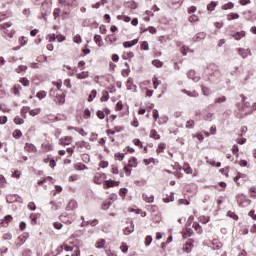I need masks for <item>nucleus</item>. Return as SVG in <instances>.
I'll list each match as a JSON object with an SVG mask.
<instances>
[{
  "label": "nucleus",
  "mask_w": 256,
  "mask_h": 256,
  "mask_svg": "<svg viewBox=\"0 0 256 256\" xmlns=\"http://www.w3.org/2000/svg\"><path fill=\"white\" fill-rule=\"evenodd\" d=\"M127 193H129V190H127V188L120 189V197H127Z\"/></svg>",
  "instance_id": "4d7b16f0"
},
{
  "label": "nucleus",
  "mask_w": 256,
  "mask_h": 256,
  "mask_svg": "<svg viewBox=\"0 0 256 256\" xmlns=\"http://www.w3.org/2000/svg\"><path fill=\"white\" fill-rule=\"evenodd\" d=\"M199 221H200V223H204V224L209 223V217L208 216H200Z\"/></svg>",
  "instance_id": "5fc2aeb1"
},
{
  "label": "nucleus",
  "mask_w": 256,
  "mask_h": 256,
  "mask_svg": "<svg viewBox=\"0 0 256 256\" xmlns=\"http://www.w3.org/2000/svg\"><path fill=\"white\" fill-rule=\"evenodd\" d=\"M184 172L187 175H192L193 174V169H191V166H189V164H185L184 166Z\"/></svg>",
  "instance_id": "7c9ffc66"
},
{
  "label": "nucleus",
  "mask_w": 256,
  "mask_h": 256,
  "mask_svg": "<svg viewBox=\"0 0 256 256\" xmlns=\"http://www.w3.org/2000/svg\"><path fill=\"white\" fill-rule=\"evenodd\" d=\"M19 196L17 194H9L6 196V201L7 203H15V201H17V198Z\"/></svg>",
  "instance_id": "dca6fc26"
},
{
  "label": "nucleus",
  "mask_w": 256,
  "mask_h": 256,
  "mask_svg": "<svg viewBox=\"0 0 256 256\" xmlns=\"http://www.w3.org/2000/svg\"><path fill=\"white\" fill-rule=\"evenodd\" d=\"M81 219L83 221L82 222V227H85L87 225H91L92 227H95L99 223L98 220L85 221V218H83V217H81Z\"/></svg>",
  "instance_id": "9b49d317"
},
{
  "label": "nucleus",
  "mask_w": 256,
  "mask_h": 256,
  "mask_svg": "<svg viewBox=\"0 0 256 256\" xmlns=\"http://www.w3.org/2000/svg\"><path fill=\"white\" fill-rule=\"evenodd\" d=\"M6 183H7V180L5 179V176L0 175V185H1V187H5Z\"/></svg>",
  "instance_id": "e2e57ef3"
},
{
  "label": "nucleus",
  "mask_w": 256,
  "mask_h": 256,
  "mask_svg": "<svg viewBox=\"0 0 256 256\" xmlns=\"http://www.w3.org/2000/svg\"><path fill=\"white\" fill-rule=\"evenodd\" d=\"M89 117H91V110H89L88 108H86L84 110V119H89Z\"/></svg>",
  "instance_id": "0e129e2a"
},
{
  "label": "nucleus",
  "mask_w": 256,
  "mask_h": 256,
  "mask_svg": "<svg viewBox=\"0 0 256 256\" xmlns=\"http://www.w3.org/2000/svg\"><path fill=\"white\" fill-rule=\"evenodd\" d=\"M195 127V121L194 120H189L186 123V129H193Z\"/></svg>",
  "instance_id": "49530a36"
},
{
  "label": "nucleus",
  "mask_w": 256,
  "mask_h": 256,
  "mask_svg": "<svg viewBox=\"0 0 256 256\" xmlns=\"http://www.w3.org/2000/svg\"><path fill=\"white\" fill-rule=\"evenodd\" d=\"M110 187H119V181L105 180L104 181V189H110Z\"/></svg>",
  "instance_id": "20e7f679"
},
{
  "label": "nucleus",
  "mask_w": 256,
  "mask_h": 256,
  "mask_svg": "<svg viewBox=\"0 0 256 256\" xmlns=\"http://www.w3.org/2000/svg\"><path fill=\"white\" fill-rule=\"evenodd\" d=\"M30 221H31L32 225H37V214L31 213L30 214Z\"/></svg>",
  "instance_id": "473e14b6"
},
{
  "label": "nucleus",
  "mask_w": 256,
  "mask_h": 256,
  "mask_svg": "<svg viewBox=\"0 0 256 256\" xmlns=\"http://www.w3.org/2000/svg\"><path fill=\"white\" fill-rule=\"evenodd\" d=\"M60 221L66 225H71L75 221V216L73 214H62L60 215Z\"/></svg>",
  "instance_id": "f257e3e1"
},
{
  "label": "nucleus",
  "mask_w": 256,
  "mask_h": 256,
  "mask_svg": "<svg viewBox=\"0 0 256 256\" xmlns=\"http://www.w3.org/2000/svg\"><path fill=\"white\" fill-rule=\"evenodd\" d=\"M96 97H97V90H92L91 94L88 97L89 103H91V101H93V99H95Z\"/></svg>",
  "instance_id": "f704fd0d"
},
{
  "label": "nucleus",
  "mask_w": 256,
  "mask_h": 256,
  "mask_svg": "<svg viewBox=\"0 0 256 256\" xmlns=\"http://www.w3.org/2000/svg\"><path fill=\"white\" fill-rule=\"evenodd\" d=\"M77 79H87L89 77V72L83 71L81 73L76 74Z\"/></svg>",
  "instance_id": "412c9836"
},
{
  "label": "nucleus",
  "mask_w": 256,
  "mask_h": 256,
  "mask_svg": "<svg viewBox=\"0 0 256 256\" xmlns=\"http://www.w3.org/2000/svg\"><path fill=\"white\" fill-rule=\"evenodd\" d=\"M205 37H207V34H205L204 32H200L198 34H196L193 37V41L197 42V41H203V39H205Z\"/></svg>",
  "instance_id": "f3484780"
},
{
  "label": "nucleus",
  "mask_w": 256,
  "mask_h": 256,
  "mask_svg": "<svg viewBox=\"0 0 256 256\" xmlns=\"http://www.w3.org/2000/svg\"><path fill=\"white\" fill-rule=\"evenodd\" d=\"M20 83H22V85H24V87H29V85H30L29 79H27V78H21Z\"/></svg>",
  "instance_id": "8fccbe9b"
},
{
  "label": "nucleus",
  "mask_w": 256,
  "mask_h": 256,
  "mask_svg": "<svg viewBox=\"0 0 256 256\" xmlns=\"http://www.w3.org/2000/svg\"><path fill=\"white\" fill-rule=\"evenodd\" d=\"M126 9H135L137 7V3L135 1H129L125 3Z\"/></svg>",
  "instance_id": "4be33fe9"
},
{
  "label": "nucleus",
  "mask_w": 256,
  "mask_h": 256,
  "mask_svg": "<svg viewBox=\"0 0 256 256\" xmlns=\"http://www.w3.org/2000/svg\"><path fill=\"white\" fill-rule=\"evenodd\" d=\"M228 21H233L234 19H239V14L231 13L227 16Z\"/></svg>",
  "instance_id": "e433bc0d"
},
{
  "label": "nucleus",
  "mask_w": 256,
  "mask_h": 256,
  "mask_svg": "<svg viewBox=\"0 0 256 256\" xmlns=\"http://www.w3.org/2000/svg\"><path fill=\"white\" fill-rule=\"evenodd\" d=\"M225 101H227V97L222 96V97H220V98H217V99L215 100V103H225Z\"/></svg>",
  "instance_id": "69168bd1"
},
{
  "label": "nucleus",
  "mask_w": 256,
  "mask_h": 256,
  "mask_svg": "<svg viewBox=\"0 0 256 256\" xmlns=\"http://www.w3.org/2000/svg\"><path fill=\"white\" fill-rule=\"evenodd\" d=\"M74 209H77V201L71 200L66 206V211H73Z\"/></svg>",
  "instance_id": "ddd939ff"
},
{
  "label": "nucleus",
  "mask_w": 256,
  "mask_h": 256,
  "mask_svg": "<svg viewBox=\"0 0 256 256\" xmlns=\"http://www.w3.org/2000/svg\"><path fill=\"white\" fill-rule=\"evenodd\" d=\"M75 169H77L78 171H83V169H87V166H85V164L78 163L75 165Z\"/></svg>",
  "instance_id": "de8ad7c7"
},
{
  "label": "nucleus",
  "mask_w": 256,
  "mask_h": 256,
  "mask_svg": "<svg viewBox=\"0 0 256 256\" xmlns=\"http://www.w3.org/2000/svg\"><path fill=\"white\" fill-rule=\"evenodd\" d=\"M120 249H121L122 253H127V251H129V246L126 243H123L120 246Z\"/></svg>",
  "instance_id": "6e6d98bb"
},
{
  "label": "nucleus",
  "mask_w": 256,
  "mask_h": 256,
  "mask_svg": "<svg viewBox=\"0 0 256 256\" xmlns=\"http://www.w3.org/2000/svg\"><path fill=\"white\" fill-rule=\"evenodd\" d=\"M36 97H38V99H45L47 97V92L46 91H39L36 94Z\"/></svg>",
  "instance_id": "58836bf2"
},
{
  "label": "nucleus",
  "mask_w": 256,
  "mask_h": 256,
  "mask_svg": "<svg viewBox=\"0 0 256 256\" xmlns=\"http://www.w3.org/2000/svg\"><path fill=\"white\" fill-rule=\"evenodd\" d=\"M152 65H154V67L161 68L163 67V62L156 59L152 61Z\"/></svg>",
  "instance_id": "ea45409f"
},
{
  "label": "nucleus",
  "mask_w": 256,
  "mask_h": 256,
  "mask_svg": "<svg viewBox=\"0 0 256 256\" xmlns=\"http://www.w3.org/2000/svg\"><path fill=\"white\" fill-rule=\"evenodd\" d=\"M167 147V144L165 143H160L157 147V153H163L165 151V148Z\"/></svg>",
  "instance_id": "cd10ccee"
},
{
  "label": "nucleus",
  "mask_w": 256,
  "mask_h": 256,
  "mask_svg": "<svg viewBox=\"0 0 256 256\" xmlns=\"http://www.w3.org/2000/svg\"><path fill=\"white\" fill-rule=\"evenodd\" d=\"M227 216H228V217H231L232 219H234V221H237V219H239V216H237V214H235V213L232 212V211H228V212H227Z\"/></svg>",
  "instance_id": "a18cd8bd"
},
{
  "label": "nucleus",
  "mask_w": 256,
  "mask_h": 256,
  "mask_svg": "<svg viewBox=\"0 0 256 256\" xmlns=\"http://www.w3.org/2000/svg\"><path fill=\"white\" fill-rule=\"evenodd\" d=\"M137 43H139V39H134L131 42L126 41L123 43V47H125V49H129L131 47H135V45H137Z\"/></svg>",
  "instance_id": "6e6552de"
},
{
  "label": "nucleus",
  "mask_w": 256,
  "mask_h": 256,
  "mask_svg": "<svg viewBox=\"0 0 256 256\" xmlns=\"http://www.w3.org/2000/svg\"><path fill=\"white\" fill-rule=\"evenodd\" d=\"M69 129H74V131H77L80 135H82V137L87 136V132H85V130H83V128L79 129V128H69Z\"/></svg>",
  "instance_id": "79ce46f5"
},
{
  "label": "nucleus",
  "mask_w": 256,
  "mask_h": 256,
  "mask_svg": "<svg viewBox=\"0 0 256 256\" xmlns=\"http://www.w3.org/2000/svg\"><path fill=\"white\" fill-rule=\"evenodd\" d=\"M234 39L236 41H240V39H243V37H245V31H241V32H236L234 35H233Z\"/></svg>",
  "instance_id": "aec40b11"
},
{
  "label": "nucleus",
  "mask_w": 256,
  "mask_h": 256,
  "mask_svg": "<svg viewBox=\"0 0 256 256\" xmlns=\"http://www.w3.org/2000/svg\"><path fill=\"white\" fill-rule=\"evenodd\" d=\"M126 87L128 91H132V89H134V91H137V86L133 83V78H128L126 82Z\"/></svg>",
  "instance_id": "1a4fd4ad"
},
{
  "label": "nucleus",
  "mask_w": 256,
  "mask_h": 256,
  "mask_svg": "<svg viewBox=\"0 0 256 256\" xmlns=\"http://www.w3.org/2000/svg\"><path fill=\"white\" fill-rule=\"evenodd\" d=\"M42 147H43V149H45V151H52V149H53V146L49 143H46V144L43 143Z\"/></svg>",
  "instance_id": "09e8293b"
},
{
  "label": "nucleus",
  "mask_w": 256,
  "mask_h": 256,
  "mask_svg": "<svg viewBox=\"0 0 256 256\" xmlns=\"http://www.w3.org/2000/svg\"><path fill=\"white\" fill-rule=\"evenodd\" d=\"M215 7H217V3H215V2H212L207 5L208 11H215Z\"/></svg>",
  "instance_id": "3c124183"
},
{
  "label": "nucleus",
  "mask_w": 256,
  "mask_h": 256,
  "mask_svg": "<svg viewBox=\"0 0 256 256\" xmlns=\"http://www.w3.org/2000/svg\"><path fill=\"white\" fill-rule=\"evenodd\" d=\"M151 243H153V236H151V235L146 236V238H145V246L149 247V245H151Z\"/></svg>",
  "instance_id": "2f4dec72"
},
{
  "label": "nucleus",
  "mask_w": 256,
  "mask_h": 256,
  "mask_svg": "<svg viewBox=\"0 0 256 256\" xmlns=\"http://www.w3.org/2000/svg\"><path fill=\"white\" fill-rule=\"evenodd\" d=\"M101 41H103L101 35H94V42L96 45H98V47H101Z\"/></svg>",
  "instance_id": "bb28decb"
},
{
  "label": "nucleus",
  "mask_w": 256,
  "mask_h": 256,
  "mask_svg": "<svg viewBox=\"0 0 256 256\" xmlns=\"http://www.w3.org/2000/svg\"><path fill=\"white\" fill-rule=\"evenodd\" d=\"M76 147H79L80 149H83V147H85V149L90 150L91 144H89V142H86V141H79V142H76Z\"/></svg>",
  "instance_id": "9d476101"
},
{
  "label": "nucleus",
  "mask_w": 256,
  "mask_h": 256,
  "mask_svg": "<svg viewBox=\"0 0 256 256\" xmlns=\"http://www.w3.org/2000/svg\"><path fill=\"white\" fill-rule=\"evenodd\" d=\"M30 108L27 107V106H24L22 109H21V113H22V116L23 117H26L27 113H29V110Z\"/></svg>",
  "instance_id": "13d9d810"
},
{
  "label": "nucleus",
  "mask_w": 256,
  "mask_h": 256,
  "mask_svg": "<svg viewBox=\"0 0 256 256\" xmlns=\"http://www.w3.org/2000/svg\"><path fill=\"white\" fill-rule=\"evenodd\" d=\"M54 101L58 103V105H63L65 103V93L57 94Z\"/></svg>",
  "instance_id": "0eeeda50"
},
{
  "label": "nucleus",
  "mask_w": 256,
  "mask_h": 256,
  "mask_svg": "<svg viewBox=\"0 0 256 256\" xmlns=\"http://www.w3.org/2000/svg\"><path fill=\"white\" fill-rule=\"evenodd\" d=\"M135 231V225L133 222H130L128 226L124 228V235H131Z\"/></svg>",
  "instance_id": "423d86ee"
},
{
  "label": "nucleus",
  "mask_w": 256,
  "mask_h": 256,
  "mask_svg": "<svg viewBox=\"0 0 256 256\" xmlns=\"http://www.w3.org/2000/svg\"><path fill=\"white\" fill-rule=\"evenodd\" d=\"M11 221H13V217L11 215H7L1 221V226L2 227H7V225H9V223H11Z\"/></svg>",
  "instance_id": "f8f14e48"
},
{
  "label": "nucleus",
  "mask_w": 256,
  "mask_h": 256,
  "mask_svg": "<svg viewBox=\"0 0 256 256\" xmlns=\"http://www.w3.org/2000/svg\"><path fill=\"white\" fill-rule=\"evenodd\" d=\"M183 93H185L186 95H188V97H199V93L197 91H189V90H182Z\"/></svg>",
  "instance_id": "6ab92c4d"
},
{
  "label": "nucleus",
  "mask_w": 256,
  "mask_h": 256,
  "mask_svg": "<svg viewBox=\"0 0 256 256\" xmlns=\"http://www.w3.org/2000/svg\"><path fill=\"white\" fill-rule=\"evenodd\" d=\"M39 113H41V108H35L29 111L31 117H36V115H39Z\"/></svg>",
  "instance_id": "a878e982"
},
{
  "label": "nucleus",
  "mask_w": 256,
  "mask_h": 256,
  "mask_svg": "<svg viewBox=\"0 0 256 256\" xmlns=\"http://www.w3.org/2000/svg\"><path fill=\"white\" fill-rule=\"evenodd\" d=\"M105 179H107V175L105 173H97L94 177V183H96L97 185H101V183H103Z\"/></svg>",
  "instance_id": "7ed1b4c3"
},
{
  "label": "nucleus",
  "mask_w": 256,
  "mask_h": 256,
  "mask_svg": "<svg viewBox=\"0 0 256 256\" xmlns=\"http://www.w3.org/2000/svg\"><path fill=\"white\" fill-rule=\"evenodd\" d=\"M128 167H137V158H131L128 162Z\"/></svg>",
  "instance_id": "c9c22d12"
},
{
  "label": "nucleus",
  "mask_w": 256,
  "mask_h": 256,
  "mask_svg": "<svg viewBox=\"0 0 256 256\" xmlns=\"http://www.w3.org/2000/svg\"><path fill=\"white\" fill-rule=\"evenodd\" d=\"M101 101H109V92H107V91L103 92Z\"/></svg>",
  "instance_id": "052dcab7"
},
{
  "label": "nucleus",
  "mask_w": 256,
  "mask_h": 256,
  "mask_svg": "<svg viewBox=\"0 0 256 256\" xmlns=\"http://www.w3.org/2000/svg\"><path fill=\"white\" fill-rule=\"evenodd\" d=\"M202 93L203 95H205V97H209V95H211V89H209L208 87L202 86Z\"/></svg>",
  "instance_id": "c756f323"
},
{
  "label": "nucleus",
  "mask_w": 256,
  "mask_h": 256,
  "mask_svg": "<svg viewBox=\"0 0 256 256\" xmlns=\"http://www.w3.org/2000/svg\"><path fill=\"white\" fill-rule=\"evenodd\" d=\"M71 139H72L71 136H66L64 138H61L59 140V145H63V146L71 145Z\"/></svg>",
  "instance_id": "4468645a"
},
{
  "label": "nucleus",
  "mask_w": 256,
  "mask_h": 256,
  "mask_svg": "<svg viewBox=\"0 0 256 256\" xmlns=\"http://www.w3.org/2000/svg\"><path fill=\"white\" fill-rule=\"evenodd\" d=\"M187 77H188V79H192V81H194L195 83H198V81L201 80V77L195 76L194 70L188 71Z\"/></svg>",
  "instance_id": "39448f33"
},
{
  "label": "nucleus",
  "mask_w": 256,
  "mask_h": 256,
  "mask_svg": "<svg viewBox=\"0 0 256 256\" xmlns=\"http://www.w3.org/2000/svg\"><path fill=\"white\" fill-rule=\"evenodd\" d=\"M53 15H54V19H57V17H60L61 9L60 8H55L54 12H53Z\"/></svg>",
  "instance_id": "864d4df0"
},
{
  "label": "nucleus",
  "mask_w": 256,
  "mask_h": 256,
  "mask_svg": "<svg viewBox=\"0 0 256 256\" xmlns=\"http://www.w3.org/2000/svg\"><path fill=\"white\" fill-rule=\"evenodd\" d=\"M103 247H105V239H101L100 241H98L96 243V248L97 249H103Z\"/></svg>",
  "instance_id": "a19ab883"
},
{
  "label": "nucleus",
  "mask_w": 256,
  "mask_h": 256,
  "mask_svg": "<svg viewBox=\"0 0 256 256\" xmlns=\"http://www.w3.org/2000/svg\"><path fill=\"white\" fill-rule=\"evenodd\" d=\"M28 209L30 211H35L37 209V206H35V202H29L28 203Z\"/></svg>",
  "instance_id": "680f3d73"
},
{
  "label": "nucleus",
  "mask_w": 256,
  "mask_h": 256,
  "mask_svg": "<svg viewBox=\"0 0 256 256\" xmlns=\"http://www.w3.org/2000/svg\"><path fill=\"white\" fill-rule=\"evenodd\" d=\"M27 69L26 65H20L18 66V68L16 69L17 73H23V71H25Z\"/></svg>",
  "instance_id": "bf43d9fd"
},
{
  "label": "nucleus",
  "mask_w": 256,
  "mask_h": 256,
  "mask_svg": "<svg viewBox=\"0 0 256 256\" xmlns=\"http://www.w3.org/2000/svg\"><path fill=\"white\" fill-rule=\"evenodd\" d=\"M21 89H22L21 85L16 84L12 88V93H14V95H19Z\"/></svg>",
  "instance_id": "b1692460"
},
{
  "label": "nucleus",
  "mask_w": 256,
  "mask_h": 256,
  "mask_svg": "<svg viewBox=\"0 0 256 256\" xmlns=\"http://www.w3.org/2000/svg\"><path fill=\"white\" fill-rule=\"evenodd\" d=\"M22 136H23V133L21 132V130H15L13 132L14 139H20Z\"/></svg>",
  "instance_id": "4c0bfd02"
},
{
  "label": "nucleus",
  "mask_w": 256,
  "mask_h": 256,
  "mask_svg": "<svg viewBox=\"0 0 256 256\" xmlns=\"http://www.w3.org/2000/svg\"><path fill=\"white\" fill-rule=\"evenodd\" d=\"M238 52H239V55H241V57H243V59H246V57H247V50H245L243 48H238Z\"/></svg>",
  "instance_id": "37998d69"
},
{
  "label": "nucleus",
  "mask_w": 256,
  "mask_h": 256,
  "mask_svg": "<svg viewBox=\"0 0 256 256\" xmlns=\"http://www.w3.org/2000/svg\"><path fill=\"white\" fill-rule=\"evenodd\" d=\"M193 229H195L198 233H203V228L201 227V224L198 222H193L192 225Z\"/></svg>",
  "instance_id": "5701e85b"
},
{
  "label": "nucleus",
  "mask_w": 256,
  "mask_h": 256,
  "mask_svg": "<svg viewBox=\"0 0 256 256\" xmlns=\"http://www.w3.org/2000/svg\"><path fill=\"white\" fill-rule=\"evenodd\" d=\"M150 137L151 139H156V140L161 139V136L157 134V130H151Z\"/></svg>",
  "instance_id": "393cba45"
},
{
  "label": "nucleus",
  "mask_w": 256,
  "mask_h": 256,
  "mask_svg": "<svg viewBox=\"0 0 256 256\" xmlns=\"http://www.w3.org/2000/svg\"><path fill=\"white\" fill-rule=\"evenodd\" d=\"M24 149L29 153H35V151H37V147L31 143H26Z\"/></svg>",
  "instance_id": "2eb2a0df"
},
{
  "label": "nucleus",
  "mask_w": 256,
  "mask_h": 256,
  "mask_svg": "<svg viewBox=\"0 0 256 256\" xmlns=\"http://www.w3.org/2000/svg\"><path fill=\"white\" fill-rule=\"evenodd\" d=\"M14 123H15L16 125H23V123H25V120H23V118H21V117H19V116H16V117L14 118Z\"/></svg>",
  "instance_id": "72a5a7b5"
},
{
  "label": "nucleus",
  "mask_w": 256,
  "mask_h": 256,
  "mask_svg": "<svg viewBox=\"0 0 256 256\" xmlns=\"http://www.w3.org/2000/svg\"><path fill=\"white\" fill-rule=\"evenodd\" d=\"M142 197L146 203H153V201H155V196H153L152 194L151 195L143 194Z\"/></svg>",
  "instance_id": "a211bd4d"
},
{
  "label": "nucleus",
  "mask_w": 256,
  "mask_h": 256,
  "mask_svg": "<svg viewBox=\"0 0 256 256\" xmlns=\"http://www.w3.org/2000/svg\"><path fill=\"white\" fill-rule=\"evenodd\" d=\"M73 41L74 43H81V36L79 34L75 35Z\"/></svg>",
  "instance_id": "774afa93"
},
{
  "label": "nucleus",
  "mask_w": 256,
  "mask_h": 256,
  "mask_svg": "<svg viewBox=\"0 0 256 256\" xmlns=\"http://www.w3.org/2000/svg\"><path fill=\"white\" fill-rule=\"evenodd\" d=\"M115 159H118V161H123V159H125V154L123 153H116L114 155Z\"/></svg>",
  "instance_id": "603ef678"
},
{
  "label": "nucleus",
  "mask_w": 256,
  "mask_h": 256,
  "mask_svg": "<svg viewBox=\"0 0 256 256\" xmlns=\"http://www.w3.org/2000/svg\"><path fill=\"white\" fill-rule=\"evenodd\" d=\"M97 117H98V119H105V112L98 110Z\"/></svg>",
  "instance_id": "338daca9"
},
{
  "label": "nucleus",
  "mask_w": 256,
  "mask_h": 256,
  "mask_svg": "<svg viewBox=\"0 0 256 256\" xmlns=\"http://www.w3.org/2000/svg\"><path fill=\"white\" fill-rule=\"evenodd\" d=\"M11 25H13V23L11 22H7L1 25V29L4 30L5 35H7V37H9L10 39L13 38V35H15V30H11L10 32L9 30H7L9 29V27H11Z\"/></svg>",
  "instance_id": "f03ea898"
},
{
  "label": "nucleus",
  "mask_w": 256,
  "mask_h": 256,
  "mask_svg": "<svg viewBox=\"0 0 256 256\" xmlns=\"http://www.w3.org/2000/svg\"><path fill=\"white\" fill-rule=\"evenodd\" d=\"M141 49H142L143 51H149V43H148L147 41H143V42L141 43Z\"/></svg>",
  "instance_id": "c03bdc74"
},
{
  "label": "nucleus",
  "mask_w": 256,
  "mask_h": 256,
  "mask_svg": "<svg viewBox=\"0 0 256 256\" xmlns=\"http://www.w3.org/2000/svg\"><path fill=\"white\" fill-rule=\"evenodd\" d=\"M234 7L235 4H233V2H228L222 6V9H224V11H227V9H233Z\"/></svg>",
  "instance_id": "c85d7f7f"
}]
</instances>
